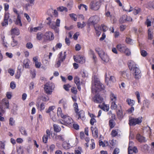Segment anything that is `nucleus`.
Segmentation results:
<instances>
[{"mask_svg": "<svg viewBox=\"0 0 154 154\" xmlns=\"http://www.w3.org/2000/svg\"><path fill=\"white\" fill-rule=\"evenodd\" d=\"M142 117H139L137 118L129 117L128 124L129 125L134 126L136 125H140L142 122Z\"/></svg>", "mask_w": 154, "mask_h": 154, "instance_id": "obj_1", "label": "nucleus"}, {"mask_svg": "<svg viewBox=\"0 0 154 154\" xmlns=\"http://www.w3.org/2000/svg\"><path fill=\"white\" fill-rule=\"evenodd\" d=\"M45 92L48 95H51L54 88V85L52 82H48L44 85Z\"/></svg>", "mask_w": 154, "mask_h": 154, "instance_id": "obj_2", "label": "nucleus"}, {"mask_svg": "<svg viewBox=\"0 0 154 154\" xmlns=\"http://www.w3.org/2000/svg\"><path fill=\"white\" fill-rule=\"evenodd\" d=\"M10 14L9 13H5L3 21L1 23L2 26H6L8 25V22L11 24L13 22L12 20L10 18Z\"/></svg>", "mask_w": 154, "mask_h": 154, "instance_id": "obj_3", "label": "nucleus"}, {"mask_svg": "<svg viewBox=\"0 0 154 154\" xmlns=\"http://www.w3.org/2000/svg\"><path fill=\"white\" fill-rule=\"evenodd\" d=\"M100 20V18L97 15L93 16L90 17L88 20V23L89 25H93L97 24Z\"/></svg>", "mask_w": 154, "mask_h": 154, "instance_id": "obj_4", "label": "nucleus"}, {"mask_svg": "<svg viewBox=\"0 0 154 154\" xmlns=\"http://www.w3.org/2000/svg\"><path fill=\"white\" fill-rule=\"evenodd\" d=\"M100 2L95 1L91 2L90 5V8L94 11L98 10L100 8Z\"/></svg>", "mask_w": 154, "mask_h": 154, "instance_id": "obj_5", "label": "nucleus"}, {"mask_svg": "<svg viewBox=\"0 0 154 154\" xmlns=\"http://www.w3.org/2000/svg\"><path fill=\"white\" fill-rule=\"evenodd\" d=\"M103 98L99 94H97L92 98V100L95 103H100L103 101Z\"/></svg>", "mask_w": 154, "mask_h": 154, "instance_id": "obj_6", "label": "nucleus"}, {"mask_svg": "<svg viewBox=\"0 0 154 154\" xmlns=\"http://www.w3.org/2000/svg\"><path fill=\"white\" fill-rule=\"evenodd\" d=\"M94 85L95 87L97 88V89L101 91L103 90L104 88V85L102 84L99 81L95 80L94 81Z\"/></svg>", "mask_w": 154, "mask_h": 154, "instance_id": "obj_7", "label": "nucleus"}, {"mask_svg": "<svg viewBox=\"0 0 154 154\" xmlns=\"http://www.w3.org/2000/svg\"><path fill=\"white\" fill-rule=\"evenodd\" d=\"M132 71L134 72V75H135V78L136 79H139L140 77V71L139 69L137 67L132 69Z\"/></svg>", "mask_w": 154, "mask_h": 154, "instance_id": "obj_8", "label": "nucleus"}, {"mask_svg": "<svg viewBox=\"0 0 154 154\" xmlns=\"http://www.w3.org/2000/svg\"><path fill=\"white\" fill-rule=\"evenodd\" d=\"M54 37L53 33L51 32H46L44 38L48 40H52L54 39Z\"/></svg>", "mask_w": 154, "mask_h": 154, "instance_id": "obj_9", "label": "nucleus"}, {"mask_svg": "<svg viewBox=\"0 0 154 154\" xmlns=\"http://www.w3.org/2000/svg\"><path fill=\"white\" fill-rule=\"evenodd\" d=\"M126 48V46L123 44H119L116 46L117 49L121 53H124Z\"/></svg>", "mask_w": 154, "mask_h": 154, "instance_id": "obj_10", "label": "nucleus"}, {"mask_svg": "<svg viewBox=\"0 0 154 154\" xmlns=\"http://www.w3.org/2000/svg\"><path fill=\"white\" fill-rule=\"evenodd\" d=\"M63 119L65 123L68 125L71 124L72 122V119L71 117L66 115Z\"/></svg>", "mask_w": 154, "mask_h": 154, "instance_id": "obj_11", "label": "nucleus"}, {"mask_svg": "<svg viewBox=\"0 0 154 154\" xmlns=\"http://www.w3.org/2000/svg\"><path fill=\"white\" fill-rule=\"evenodd\" d=\"M76 113L79 116L78 119H80L82 121L84 120L85 119V112L83 110H81L79 112L78 111Z\"/></svg>", "mask_w": 154, "mask_h": 154, "instance_id": "obj_12", "label": "nucleus"}, {"mask_svg": "<svg viewBox=\"0 0 154 154\" xmlns=\"http://www.w3.org/2000/svg\"><path fill=\"white\" fill-rule=\"evenodd\" d=\"M137 140L140 143H145L146 141L145 138L139 134H137L136 135Z\"/></svg>", "mask_w": 154, "mask_h": 154, "instance_id": "obj_13", "label": "nucleus"}, {"mask_svg": "<svg viewBox=\"0 0 154 154\" xmlns=\"http://www.w3.org/2000/svg\"><path fill=\"white\" fill-rule=\"evenodd\" d=\"M74 60L76 62L82 63L85 62V60L83 58L80 56H79L78 57H75V56L73 57Z\"/></svg>", "mask_w": 154, "mask_h": 154, "instance_id": "obj_14", "label": "nucleus"}, {"mask_svg": "<svg viewBox=\"0 0 154 154\" xmlns=\"http://www.w3.org/2000/svg\"><path fill=\"white\" fill-rule=\"evenodd\" d=\"M101 59L104 62H107L109 61V57L107 54H105L104 52H103V54H101L100 56H99Z\"/></svg>", "mask_w": 154, "mask_h": 154, "instance_id": "obj_15", "label": "nucleus"}, {"mask_svg": "<svg viewBox=\"0 0 154 154\" xmlns=\"http://www.w3.org/2000/svg\"><path fill=\"white\" fill-rule=\"evenodd\" d=\"M91 130L92 131V133L93 137H98V130L96 127H91Z\"/></svg>", "mask_w": 154, "mask_h": 154, "instance_id": "obj_16", "label": "nucleus"}, {"mask_svg": "<svg viewBox=\"0 0 154 154\" xmlns=\"http://www.w3.org/2000/svg\"><path fill=\"white\" fill-rule=\"evenodd\" d=\"M11 35H17L20 34V31L19 29L17 28H15L12 29L11 30Z\"/></svg>", "mask_w": 154, "mask_h": 154, "instance_id": "obj_17", "label": "nucleus"}, {"mask_svg": "<svg viewBox=\"0 0 154 154\" xmlns=\"http://www.w3.org/2000/svg\"><path fill=\"white\" fill-rule=\"evenodd\" d=\"M63 55L62 52H60L59 54V57L58 58V59L59 60H62V62L64 61L66 57V51L64 52Z\"/></svg>", "mask_w": 154, "mask_h": 154, "instance_id": "obj_18", "label": "nucleus"}, {"mask_svg": "<svg viewBox=\"0 0 154 154\" xmlns=\"http://www.w3.org/2000/svg\"><path fill=\"white\" fill-rule=\"evenodd\" d=\"M98 107L102 109L103 110L108 111L109 109V106L103 103L102 105H99Z\"/></svg>", "mask_w": 154, "mask_h": 154, "instance_id": "obj_19", "label": "nucleus"}, {"mask_svg": "<svg viewBox=\"0 0 154 154\" xmlns=\"http://www.w3.org/2000/svg\"><path fill=\"white\" fill-rule=\"evenodd\" d=\"M128 65L129 69L131 70L136 67L135 63L132 60H130L128 62Z\"/></svg>", "mask_w": 154, "mask_h": 154, "instance_id": "obj_20", "label": "nucleus"}, {"mask_svg": "<svg viewBox=\"0 0 154 154\" xmlns=\"http://www.w3.org/2000/svg\"><path fill=\"white\" fill-rule=\"evenodd\" d=\"M133 144V143L132 142H130L129 143V147H130L131 148V149L132 151L135 153H137L138 152V150L137 147L136 146H134L133 147L131 146Z\"/></svg>", "mask_w": 154, "mask_h": 154, "instance_id": "obj_21", "label": "nucleus"}, {"mask_svg": "<svg viewBox=\"0 0 154 154\" xmlns=\"http://www.w3.org/2000/svg\"><path fill=\"white\" fill-rule=\"evenodd\" d=\"M94 28L96 31V33L98 36L100 35L101 33V27L100 26H94Z\"/></svg>", "mask_w": 154, "mask_h": 154, "instance_id": "obj_22", "label": "nucleus"}, {"mask_svg": "<svg viewBox=\"0 0 154 154\" xmlns=\"http://www.w3.org/2000/svg\"><path fill=\"white\" fill-rule=\"evenodd\" d=\"M149 147L147 144L143 145L141 146L142 151L144 152L147 151L149 149Z\"/></svg>", "mask_w": 154, "mask_h": 154, "instance_id": "obj_23", "label": "nucleus"}, {"mask_svg": "<svg viewBox=\"0 0 154 154\" xmlns=\"http://www.w3.org/2000/svg\"><path fill=\"white\" fill-rule=\"evenodd\" d=\"M57 115L58 116L60 117L62 119L65 115H64L62 113L61 109L60 107H58L57 109Z\"/></svg>", "mask_w": 154, "mask_h": 154, "instance_id": "obj_24", "label": "nucleus"}, {"mask_svg": "<svg viewBox=\"0 0 154 154\" xmlns=\"http://www.w3.org/2000/svg\"><path fill=\"white\" fill-rule=\"evenodd\" d=\"M54 131L56 132H58L61 131V128L57 125L54 124L53 125Z\"/></svg>", "mask_w": 154, "mask_h": 154, "instance_id": "obj_25", "label": "nucleus"}, {"mask_svg": "<svg viewBox=\"0 0 154 154\" xmlns=\"http://www.w3.org/2000/svg\"><path fill=\"white\" fill-rule=\"evenodd\" d=\"M142 10L140 8L135 7L134 8L133 13L135 15H136L140 13Z\"/></svg>", "mask_w": 154, "mask_h": 154, "instance_id": "obj_26", "label": "nucleus"}, {"mask_svg": "<svg viewBox=\"0 0 154 154\" xmlns=\"http://www.w3.org/2000/svg\"><path fill=\"white\" fill-rule=\"evenodd\" d=\"M29 61L28 59H26L23 61V64L26 68H29Z\"/></svg>", "mask_w": 154, "mask_h": 154, "instance_id": "obj_27", "label": "nucleus"}, {"mask_svg": "<svg viewBox=\"0 0 154 154\" xmlns=\"http://www.w3.org/2000/svg\"><path fill=\"white\" fill-rule=\"evenodd\" d=\"M126 15H124L122 16L120 18L119 21L121 23H123L126 22Z\"/></svg>", "mask_w": 154, "mask_h": 154, "instance_id": "obj_28", "label": "nucleus"}, {"mask_svg": "<svg viewBox=\"0 0 154 154\" xmlns=\"http://www.w3.org/2000/svg\"><path fill=\"white\" fill-rule=\"evenodd\" d=\"M149 103L150 101L149 100L147 99L144 100L143 101V107L146 106V107L148 108Z\"/></svg>", "mask_w": 154, "mask_h": 154, "instance_id": "obj_29", "label": "nucleus"}, {"mask_svg": "<svg viewBox=\"0 0 154 154\" xmlns=\"http://www.w3.org/2000/svg\"><path fill=\"white\" fill-rule=\"evenodd\" d=\"M110 96L111 100L112 101H116L117 100L116 95L114 94L112 92H111Z\"/></svg>", "mask_w": 154, "mask_h": 154, "instance_id": "obj_30", "label": "nucleus"}, {"mask_svg": "<svg viewBox=\"0 0 154 154\" xmlns=\"http://www.w3.org/2000/svg\"><path fill=\"white\" fill-rule=\"evenodd\" d=\"M126 102L130 106H132L134 105L135 101L130 99H128L126 100Z\"/></svg>", "mask_w": 154, "mask_h": 154, "instance_id": "obj_31", "label": "nucleus"}, {"mask_svg": "<svg viewBox=\"0 0 154 154\" xmlns=\"http://www.w3.org/2000/svg\"><path fill=\"white\" fill-rule=\"evenodd\" d=\"M109 125L111 128H114L115 125V123L113 119H111L109 120Z\"/></svg>", "mask_w": 154, "mask_h": 154, "instance_id": "obj_32", "label": "nucleus"}, {"mask_svg": "<svg viewBox=\"0 0 154 154\" xmlns=\"http://www.w3.org/2000/svg\"><path fill=\"white\" fill-rule=\"evenodd\" d=\"M2 102L3 105L6 106V108L8 109L9 108L8 100L6 99H3Z\"/></svg>", "mask_w": 154, "mask_h": 154, "instance_id": "obj_33", "label": "nucleus"}, {"mask_svg": "<svg viewBox=\"0 0 154 154\" xmlns=\"http://www.w3.org/2000/svg\"><path fill=\"white\" fill-rule=\"evenodd\" d=\"M20 17V15H18L17 16V19L15 23L17 24H19L20 26H22V24L21 21Z\"/></svg>", "mask_w": 154, "mask_h": 154, "instance_id": "obj_34", "label": "nucleus"}, {"mask_svg": "<svg viewBox=\"0 0 154 154\" xmlns=\"http://www.w3.org/2000/svg\"><path fill=\"white\" fill-rule=\"evenodd\" d=\"M148 39L150 40H152L153 38V35L152 32L151 31L150 29L148 30Z\"/></svg>", "mask_w": 154, "mask_h": 154, "instance_id": "obj_35", "label": "nucleus"}, {"mask_svg": "<svg viewBox=\"0 0 154 154\" xmlns=\"http://www.w3.org/2000/svg\"><path fill=\"white\" fill-rule=\"evenodd\" d=\"M117 115L119 119H121L123 117L122 112L120 109L117 112Z\"/></svg>", "mask_w": 154, "mask_h": 154, "instance_id": "obj_36", "label": "nucleus"}, {"mask_svg": "<svg viewBox=\"0 0 154 154\" xmlns=\"http://www.w3.org/2000/svg\"><path fill=\"white\" fill-rule=\"evenodd\" d=\"M90 142L91 143H90V149H93L95 148V147L94 140L93 139H91Z\"/></svg>", "mask_w": 154, "mask_h": 154, "instance_id": "obj_37", "label": "nucleus"}, {"mask_svg": "<svg viewBox=\"0 0 154 154\" xmlns=\"http://www.w3.org/2000/svg\"><path fill=\"white\" fill-rule=\"evenodd\" d=\"M118 130H113L111 132V135L112 137H115L118 134Z\"/></svg>", "mask_w": 154, "mask_h": 154, "instance_id": "obj_38", "label": "nucleus"}, {"mask_svg": "<svg viewBox=\"0 0 154 154\" xmlns=\"http://www.w3.org/2000/svg\"><path fill=\"white\" fill-rule=\"evenodd\" d=\"M62 103L63 104V108L66 109L67 107V103L66 101L63 100H61L59 101V103Z\"/></svg>", "mask_w": 154, "mask_h": 154, "instance_id": "obj_39", "label": "nucleus"}, {"mask_svg": "<svg viewBox=\"0 0 154 154\" xmlns=\"http://www.w3.org/2000/svg\"><path fill=\"white\" fill-rule=\"evenodd\" d=\"M85 25L86 24L84 22H83L82 23H81L80 22H78L77 23V26L79 28L82 29L85 26Z\"/></svg>", "mask_w": 154, "mask_h": 154, "instance_id": "obj_40", "label": "nucleus"}, {"mask_svg": "<svg viewBox=\"0 0 154 154\" xmlns=\"http://www.w3.org/2000/svg\"><path fill=\"white\" fill-rule=\"evenodd\" d=\"M122 76L125 79H128L129 78V75L125 72H123L122 73Z\"/></svg>", "mask_w": 154, "mask_h": 154, "instance_id": "obj_41", "label": "nucleus"}, {"mask_svg": "<svg viewBox=\"0 0 154 154\" xmlns=\"http://www.w3.org/2000/svg\"><path fill=\"white\" fill-rule=\"evenodd\" d=\"M20 130L22 134L25 136H26L27 135L26 132L25 130V129L23 127H21Z\"/></svg>", "mask_w": 154, "mask_h": 154, "instance_id": "obj_42", "label": "nucleus"}, {"mask_svg": "<svg viewBox=\"0 0 154 154\" xmlns=\"http://www.w3.org/2000/svg\"><path fill=\"white\" fill-rule=\"evenodd\" d=\"M135 94L136 96L137 99L138 100V102L139 103L141 104V101L140 100V94L139 92L138 91H136L135 92Z\"/></svg>", "mask_w": 154, "mask_h": 154, "instance_id": "obj_43", "label": "nucleus"}, {"mask_svg": "<svg viewBox=\"0 0 154 154\" xmlns=\"http://www.w3.org/2000/svg\"><path fill=\"white\" fill-rule=\"evenodd\" d=\"M74 81L76 85L80 84V79L78 77H75L74 78Z\"/></svg>", "mask_w": 154, "mask_h": 154, "instance_id": "obj_44", "label": "nucleus"}, {"mask_svg": "<svg viewBox=\"0 0 154 154\" xmlns=\"http://www.w3.org/2000/svg\"><path fill=\"white\" fill-rule=\"evenodd\" d=\"M117 107V105L116 104V101H112L111 103V108L112 109H115Z\"/></svg>", "mask_w": 154, "mask_h": 154, "instance_id": "obj_45", "label": "nucleus"}, {"mask_svg": "<svg viewBox=\"0 0 154 154\" xmlns=\"http://www.w3.org/2000/svg\"><path fill=\"white\" fill-rule=\"evenodd\" d=\"M55 138L56 140H57L60 141H63L64 140V138L62 135L56 136L55 137Z\"/></svg>", "mask_w": 154, "mask_h": 154, "instance_id": "obj_46", "label": "nucleus"}, {"mask_svg": "<svg viewBox=\"0 0 154 154\" xmlns=\"http://www.w3.org/2000/svg\"><path fill=\"white\" fill-rule=\"evenodd\" d=\"M13 38V42H11V45L12 47H14L17 45L18 44V42L16 40H15L13 37H12Z\"/></svg>", "mask_w": 154, "mask_h": 154, "instance_id": "obj_47", "label": "nucleus"}, {"mask_svg": "<svg viewBox=\"0 0 154 154\" xmlns=\"http://www.w3.org/2000/svg\"><path fill=\"white\" fill-rule=\"evenodd\" d=\"M58 10L60 11H65L67 12V9L66 7L62 6L59 7L58 8Z\"/></svg>", "mask_w": 154, "mask_h": 154, "instance_id": "obj_48", "label": "nucleus"}, {"mask_svg": "<svg viewBox=\"0 0 154 154\" xmlns=\"http://www.w3.org/2000/svg\"><path fill=\"white\" fill-rule=\"evenodd\" d=\"M70 17L73 20L75 21L77 20V17L76 14H69Z\"/></svg>", "mask_w": 154, "mask_h": 154, "instance_id": "obj_49", "label": "nucleus"}, {"mask_svg": "<svg viewBox=\"0 0 154 154\" xmlns=\"http://www.w3.org/2000/svg\"><path fill=\"white\" fill-rule=\"evenodd\" d=\"M71 86L69 84H67L66 85H64L63 86V88L64 89L67 91H69V88H70Z\"/></svg>", "mask_w": 154, "mask_h": 154, "instance_id": "obj_50", "label": "nucleus"}, {"mask_svg": "<svg viewBox=\"0 0 154 154\" xmlns=\"http://www.w3.org/2000/svg\"><path fill=\"white\" fill-rule=\"evenodd\" d=\"M124 53L126 55L128 56H129L131 54L130 50L127 47Z\"/></svg>", "mask_w": 154, "mask_h": 154, "instance_id": "obj_51", "label": "nucleus"}, {"mask_svg": "<svg viewBox=\"0 0 154 154\" xmlns=\"http://www.w3.org/2000/svg\"><path fill=\"white\" fill-rule=\"evenodd\" d=\"M51 26L52 29H54L55 32L58 33L59 31V28L57 27V26H56L54 25Z\"/></svg>", "mask_w": 154, "mask_h": 154, "instance_id": "obj_52", "label": "nucleus"}, {"mask_svg": "<svg viewBox=\"0 0 154 154\" xmlns=\"http://www.w3.org/2000/svg\"><path fill=\"white\" fill-rule=\"evenodd\" d=\"M55 108L54 106H51L49 107L48 109L46 111V113H49L51 111H52Z\"/></svg>", "mask_w": 154, "mask_h": 154, "instance_id": "obj_53", "label": "nucleus"}, {"mask_svg": "<svg viewBox=\"0 0 154 154\" xmlns=\"http://www.w3.org/2000/svg\"><path fill=\"white\" fill-rule=\"evenodd\" d=\"M63 146L65 149H68L70 148L69 145L66 143H64L63 144Z\"/></svg>", "mask_w": 154, "mask_h": 154, "instance_id": "obj_54", "label": "nucleus"}, {"mask_svg": "<svg viewBox=\"0 0 154 154\" xmlns=\"http://www.w3.org/2000/svg\"><path fill=\"white\" fill-rule=\"evenodd\" d=\"M17 152L19 154H22L23 152L22 148L21 146L19 147L17 149Z\"/></svg>", "mask_w": 154, "mask_h": 154, "instance_id": "obj_55", "label": "nucleus"}, {"mask_svg": "<svg viewBox=\"0 0 154 154\" xmlns=\"http://www.w3.org/2000/svg\"><path fill=\"white\" fill-rule=\"evenodd\" d=\"M140 53L141 55L143 57H146L147 54V52L144 50H141Z\"/></svg>", "mask_w": 154, "mask_h": 154, "instance_id": "obj_56", "label": "nucleus"}, {"mask_svg": "<svg viewBox=\"0 0 154 154\" xmlns=\"http://www.w3.org/2000/svg\"><path fill=\"white\" fill-rule=\"evenodd\" d=\"M10 87L11 88L13 89H14L16 87V84L14 82H12L10 84Z\"/></svg>", "mask_w": 154, "mask_h": 154, "instance_id": "obj_57", "label": "nucleus"}, {"mask_svg": "<svg viewBox=\"0 0 154 154\" xmlns=\"http://www.w3.org/2000/svg\"><path fill=\"white\" fill-rule=\"evenodd\" d=\"M71 92L73 94H77V90L75 87H72L71 89Z\"/></svg>", "mask_w": 154, "mask_h": 154, "instance_id": "obj_58", "label": "nucleus"}, {"mask_svg": "<svg viewBox=\"0 0 154 154\" xmlns=\"http://www.w3.org/2000/svg\"><path fill=\"white\" fill-rule=\"evenodd\" d=\"M48 137L47 136H46L45 135L43 136L42 139L44 143H46L47 142Z\"/></svg>", "mask_w": 154, "mask_h": 154, "instance_id": "obj_59", "label": "nucleus"}, {"mask_svg": "<svg viewBox=\"0 0 154 154\" xmlns=\"http://www.w3.org/2000/svg\"><path fill=\"white\" fill-rule=\"evenodd\" d=\"M62 61L61 60H60L59 59H58V61L56 63V64L55 65V66L56 67H58L60 66V65L61 63V62H62Z\"/></svg>", "mask_w": 154, "mask_h": 154, "instance_id": "obj_60", "label": "nucleus"}, {"mask_svg": "<svg viewBox=\"0 0 154 154\" xmlns=\"http://www.w3.org/2000/svg\"><path fill=\"white\" fill-rule=\"evenodd\" d=\"M74 109L75 112H77L79 111L78 104L77 103H74Z\"/></svg>", "mask_w": 154, "mask_h": 154, "instance_id": "obj_61", "label": "nucleus"}, {"mask_svg": "<svg viewBox=\"0 0 154 154\" xmlns=\"http://www.w3.org/2000/svg\"><path fill=\"white\" fill-rule=\"evenodd\" d=\"M126 42L129 44H131L132 43V40L128 38H126L125 40Z\"/></svg>", "mask_w": 154, "mask_h": 154, "instance_id": "obj_62", "label": "nucleus"}, {"mask_svg": "<svg viewBox=\"0 0 154 154\" xmlns=\"http://www.w3.org/2000/svg\"><path fill=\"white\" fill-rule=\"evenodd\" d=\"M33 45L30 42H29L26 44V47L28 49H31L32 48Z\"/></svg>", "mask_w": 154, "mask_h": 154, "instance_id": "obj_63", "label": "nucleus"}, {"mask_svg": "<svg viewBox=\"0 0 154 154\" xmlns=\"http://www.w3.org/2000/svg\"><path fill=\"white\" fill-rule=\"evenodd\" d=\"M119 152V149L118 148H116L112 153V154H118Z\"/></svg>", "mask_w": 154, "mask_h": 154, "instance_id": "obj_64", "label": "nucleus"}]
</instances>
